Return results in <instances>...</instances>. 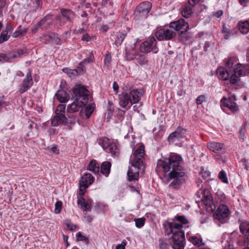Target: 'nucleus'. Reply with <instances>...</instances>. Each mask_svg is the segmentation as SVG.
I'll use <instances>...</instances> for the list:
<instances>
[{
	"mask_svg": "<svg viewBox=\"0 0 249 249\" xmlns=\"http://www.w3.org/2000/svg\"><path fill=\"white\" fill-rule=\"evenodd\" d=\"M181 157L175 153H171L169 158L158 161L157 166L162 167L165 173L170 171L169 178L173 179L169 187L175 190H180L186 184L188 176L184 171L183 167L180 165Z\"/></svg>",
	"mask_w": 249,
	"mask_h": 249,
	"instance_id": "nucleus-1",
	"label": "nucleus"
},
{
	"mask_svg": "<svg viewBox=\"0 0 249 249\" xmlns=\"http://www.w3.org/2000/svg\"><path fill=\"white\" fill-rule=\"evenodd\" d=\"M144 145L141 144L133 153L131 166L134 168V169L129 167L127 173L128 181H132L139 180V171L141 167L144 164Z\"/></svg>",
	"mask_w": 249,
	"mask_h": 249,
	"instance_id": "nucleus-2",
	"label": "nucleus"
},
{
	"mask_svg": "<svg viewBox=\"0 0 249 249\" xmlns=\"http://www.w3.org/2000/svg\"><path fill=\"white\" fill-rule=\"evenodd\" d=\"M140 93L138 89L132 90L129 93L124 91L119 95L120 105L125 108L130 103L131 105L137 103L140 100Z\"/></svg>",
	"mask_w": 249,
	"mask_h": 249,
	"instance_id": "nucleus-3",
	"label": "nucleus"
},
{
	"mask_svg": "<svg viewBox=\"0 0 249 249\" xmlns=\"http://www.w3.org/2000/svg\"><path fill=\"white\" fill-rule=\"evenodd\" d=\"M71 95V99L77 101H82L87 103L89 100V91L87 89L86 86L81 84L75 85L70 90Z\"/></svg>",
	"mask_w": 249,
	"mask_h": 249,
	"instance_id": "nucleus-4",
	"label": "nucleus"
},
{
	"mask_svg": "<svg viewBox=\"0 0 249 249\" xmlns=\"http://www.w3.org/2000/svg\"><path fill=\"white\" fill-rule=\"evenodd\" d=\"M152 7V4L149 1L141 3L137 7L134 12V18L140 20L146 18L149 13Z\"/></svg>",
	"mask_w": 249,
	"mask_h": 249,
	"instance_id": "nucleus-5",
	"label": "nucleus"
},
{
	"mask_svg": "<svg viewBox=\"0 0 249 249\" xmlns=\"http://www.w3.org/2000/svg\"><path fill=\"white\" fill-rule=\"evenodd\" d=\"M87 191V189L83 187H79V192L78 193V199L77 200V204L80 206V208L84 211H90L91 206L92 205V200L91 199H86L83 196L85 195Z\"/></svg>",
	"mask_w": 249,
	"mask_h": 249,
	"instance_id": "nucleus-6",
	"label": "nucleus"
},
{
	"mask_svg": "<svg viewBox=\"0 0 249 249\" xmlns=\"http://www.w3.org/2000/svg\"><path fill=\"white\" fill-rule=\"evenodd\" d=\"M173 249H184L185 246V233L183 231H177L172 236Z\"/></svg>",
	"mask_w": 249,
	"mask_h": 249,
	"instance_id": "nucleus-7",
	"label": "nucleus"
},
{
	"mask_svg": "<svg viewBox=\"0 0 249 249\" xmlns=\"http://www.w3.org/2000/svg\"><path fill=\"white\" fill-rule=\"evenodd\" d=\"M140 50L141 52L144 53H147L151 51L157 53L158 48L155 37L153 36H150L147 40L143 42L140 47Z\"/></svg>",
	"mask_w": 249,
	"mask_h": 249,
	"instance_id": "nucleus-8",
	"label": "nucleus"
},
{
	"mask_svg": "<svg viewBox=\"0 0 249 249\" xmlns=\"http://www.w3.org/2000/svg\"><path fill=\"white\" fill-rule=\"evenodd\" d=\"M236 98L235 95H232L228 98L223 97L220 100L221 106L227 107L233 113L238 110V106L235 102Z\"/></svg>",
	"mask_w": 249,
	"mask_h": 249,
	"instance_id": "nucleus-9",
	"label": "nucleus"
},
{
	"mask_svg": "<svg viewBox=\"0 0 249 249\" xmlns=\"http://www.w3.org/2000/svg\"><path fill=\"white\" fill-rule=\"evenodd\" d=\"M187 130L182 126L178 127L176 130L171 133L167 138V141L169 142H174L179 141L185 138Z\"/></svg>",
	"mask_w": 249,
	"mask_h": 249,
	"instance_id": "nucleus-10",
	"label": "nucleus"
},
{
	"mask_svg": "<svg viewBox=\"0 0 249 249\" xmlns=\"http://www.w3.org/2000/svg\"><path fill=\"white\" fill-rule=\"evenodd\" d=\"M155 36L160 41L171 40L176 36V33L170 30L160 28L155 33Z\"/></svg>",
	"mask_w": 249,
	"mask_h": 249,
	"instance_id": "nucleus-11",
	"label": "nucleus"
},
{
	"mask_svg": "<svg viewBox=\"0 0 249 249\" xmlns=\"http://www.w3.org/2000/svg\"><path fill=\"white\" fill-rule=\"evenodd\" d=\"M61 16L58 17L57 20L59 22L65 24L67 22H71L75 18V13L71 9H60Z\"/></svg>",
	"mask_w": 249,
	"mask_h": 249,
	"instance_id": "nucleus-12",
	"label": "nucleus"
},
{
	"mask_svg": "<svg viewBox=\"0 0 249 249\" xmlns=\"http://www.w3.org/2000/svg\"><path fill=\"white\" fill-rule=\"evenodd\" d=\"M202 202L208 211L213 212L216 209V205L213 201V196L209 191L204 190Z\"/></svg>",
	"mask_w": 249,
	"mask_h": 249,
	"instance_id": "nucleus-13",
	"label": "nucleus"
},
{
	"mask_svg": "<svg viewBox=\"0 0 249 249\" xmlns=\"http://www.w3.org/2000/svg\"><path fill=\"white\" fill-rule=\"evenodd\" d=\"M33 80L30 70H28L25 78L23 80L21 85L18 89L20 93H23L27 91L33 85Z\"/></svg>",
	"mask_w": 249,
	"mask_h": 249,
	"instance_id": "nucleus-14",
	"label": "nucleus"
},
{
	"mask_svg": "<svg viewBox=\"0 0 249 249\" xmlns=\"http://www.w3.org/2000/svg\"><path fill=\"white\" fill-rule=\"evenodd\" d=\"M169 27L174 28L176 31L180 32L182 30H188L189 29V26L188 22L183 18L179 19L176 21L171 22L169 24Z\"/></svg>",
	"mask_w": 249,
	"mask_h": 249,
	"instance_id": "nucleus-15",
	"label": "nucleus"
},
{
	"mask_svg": "<svg viewBox=\"0 0 249 249\" xmlns=\"http://www.w3.org/2000/svg\"><path fill=\"white\" fill-rule=\"evenodd\" d=\"M207 147L209 150L216 153H224L226 149L224 147V144L223 143L210 142L207 143Z\"/></svg>",
	"mask_w": 249,
	"mask_h": 249,
	"instance_id": "nucleus-16",
	"label": "nucleus"
},
{
	"mask_svg": "<svg viewBox=\"0 0 249 249\" xmlns=\"http://www.w3.org/2000/svg\"><path fill=\"white\" fill-rule=\"evenodd\" d=\"M94 181V178L90 173H85L82 176L79 182V185L80 187L87 189Z\"/></svg>",
	"mask_w": 249,
	"mask_h": 249,
	"instance_id": "nucleus-17",
	"label": "nucleus"
},
{
	"mask_svg": "<svg viewBox=\"0 0 249 249\" xmlns=\"http://www.w3.org/2000/svg\"><path fill=\"white\" fill-rule=\"evenodd\" d=\"M230 214L228 207L225 204H220L215 213L216 218L218 219H224Z\"/></svg>",
	"mask_w": 249,
	"mask_h": 249,
	"instance_id": "nucleus-18",
	"label": "nucleus"
},
{
	"mask_svg": "<svg viewBox=\"0 0 249 249\" xmlns=\"http://www.w3.org/2000/svg\"><path fill=\"white\" fill-rule=\"evenodd\" d=\"M67 90V89H65L64 87L60 85L59 89L56 93V98L60 103H65L69 101L70 96Z\"/></svg>",
	"mask_w": 249,
	"mask_h": 249,
	"instance_id": "nucleus-19",
	"label": "nucleus"
},
{
	"mask_svg": "<svg viewBox=\"0 0 249 249\" xmlns=\"http://www.w3.org/2000/svg\"><path fill=\"white\" fill-rule=\"evenodd\" d=\"M52 17V15H47L44 17L41 20L37 22L33 26L31 29L32 32L36 33L37 32L39 29H41L42 30L47 29V27H45L43 25L48 20L51 19Z\"/></svg>",
	"mask_w": 249,
	"mask_h": 249,
	"instance_id": "nucleus-20",
	"label": "nucleus"
},
{
	"mask_svg": "<svg viewBox=\"0 0 249 249\" xmlns=\"http://www.w3.org/2000/svg\"><path fill=\"white\" fill-rule=\"evenodd\" d=\"M66 120H67V117L65 114L56 113L55 115L53 117L51 120L52 125L53 126H57L59 124L66 125Z\"/></svg>",
	"mask_w": 249,
	"mask_h": 249,
	"instance_id": "nucleus-21",
	"label": "nucleus"
},
{
	"mask_svg": "<svg viewBox=\"0 0 249 249\" xmlns=\"http://www.w3.org/2000/svg\"><path fill=\"white\" fill-rule=\"evenodd\" d=\"M127 33L125 30H124L122 32H118L116 33V34L115 35L112 36V40H114V44L117 46H120L125 37L126 36Z\"/></svg>",
	"mask_w": 249,
	"mask_h": 249,
	"instance_id": "nucleus-22",
	"label": "nucleus"
},
{
	"mask_svg": "<svg viewBox=\"0 0 249 249\" xmlns=\"http://www.w3.org/2000/svg\"><path fill=\"white\" fill-rule=\"evenodd\" d=\"M87 103L82 101L75 100L71 104L68 105L67 109V113H73L79 110V108L85 106Z\"/></svg>",
	"mask_w": 249,
	"mask_h": 249,
	"instance_id": "nucleus-23",
	"label": "nucleus"
},
{
	"mask_svg": "<svg viewBox=\"0 0 249 249\" xmlns=\"http://www.w3.org/2000/svg\"><path fill=\"white\" fill-rule=\"evenodd\" d=\"M193 33L188 32V30H182L179 32L178 37L179 41L185 44L187 42L190 41L193 38Z\"/></svg>",
	"mask_w": 249,
	"mask_h": 249,
	"instance_id": "nucleus-24",
	"label": "nucleus"
},
{
	"mask_svg": "<svg viewBox=\"0 0 249 249\" xmlns=\"http://www.w3.org/2000/svg\"><path fill=\"white\" fill-rule=\"evenodd\" d=\"M194 7L188 3H186L184 5H182L181 7V14L182 16L186 18H190L194 13L192 9Z\"/></svg>",
	"mask_w": 249,
	"mask_h": 249,
	"instance_id": "nucleus-25",
	"label": "nucleus"
},
{
	"mask_svg": "<svg viewBox=\"0 0 249 249\" xmlns=\"http://www.w3.org/2000/svg\"><path fill=\"white\" fill-rule=\"evenodd\" d=\"M216 74L219 79L224 81L229 79L230 76L228 70L223 67H219L217 68Z\"/></svg>",
	"mask_w": 249,
	"mask_h": 249,
	"instance_id": "nucleus-26",
	"label": "nucleus"
},
{
	"mask_svg": "<svg viewBox=\"0 0 249 249\" xmlns=\"http://www.w3.org/2000/svg\"><path fill=\"white\" fill-rule=\"evenodd\" d=\"M10 57L12 59L22 57L23 56L25 55L28 53L27 49L26 47L18 49L16 50H13L10 52Z\"/></svg>",
	"mask_w": 249,
	"mask_h": 249,
	"instance_id": "nucleus-27",
	"label": "nucleus"
},
{
	"mask_svg": "<svg viewBox=\"0 0 249 249\" xmlns=\"http://www.w3.org/2000/svg\"><path fill=\"white\" fill-rule=\"evenodd\" d=\"M235 66V68H238V75L239 76L249 75V63L248 64L238 63Z\"/></svg>",
	"mask_w": 249,
	"mask_h": 249,
	"instance_id": "nucleus-28",
	"label": "nucleus"
},
{
	"mask_svg": "<svg viewBox=\"0 0 249 249\" xmlns=\"http://www.w3.org/2000/svg\"><path fill=\"white\" fill-rule=\"evenodd\" d=\"M95 107V105L94 103L89 105L85 108L84 110L83 109L81 110L79 113L80 117H82L85 113L86 118L89 119L93 112Z\"/></svg>",
	"mask_w": 249,
	"mask_h": 249,
	"instance_id": "nucleus-29",
	"label": "nucleus"
},
{
	"mask_svg": "<svg viewBox=\"0 0 249 249\" xmlns=\"http://www.w3.org/2000/svg\"><path fill=\"white\" fill-rule=\"evenodd\" d=\"M111 163L108 161L103 162L100 166V172L106 177H108L110 172Z\"/></svg>",
	"mask_w": 249,
	"mask_h": 249,
	"instance_id": "nucleus-30",
	"label": "nucleus"
},
{
	"mask_svg": "<svg viewBox=\"0 0 249 249\" xmlns=\"http://www.w3.org/2000/svg\"><path fill=\"white\" fill-rule=\"evenodd\" d=\"M239 31L243 34L249 32V18L244 21H240L238 23Z\"/></svg>",
	"mask_w": 249,
	"mask_h": 249,
	"instance_id": "nucleus-31",
	"label": "nucleus"
},
{
	"mask_svg": "<svg viewBox=\"0 0 249 249\" xmlns=\"http://www.w3.org/2000/svg\"><path fill=\"white\" fill-rule=\"evenodd\" d=\"M87 170L94 174H98L100 171L99 164L96 160H92L87 166Z\"/></svg>",
	"mask_w": 249,
	"mask_h": 249,
	"instance_id": "nucleus-32",
	"label": "nucleus"
},
{
	"mask_svg": "<svg viewBox=\"0 0 249 249\" xmlns=\"http://www.w3.org/2000/svg\"><path fill=\"white\" fill-rule=\"evenodd\" d=\"M234 73L230 76V82L231 84L235 86H240V79L239 78L241 76L238 75V68H234L233 69Z\"/></svg>",
	"mask_w": 249,
	"mask_h": 249,
	"instance_id": "nucleus-33",
	"label": "nucleus"
},
{
	"mask_svg": "<svg viewBox=\"0 0 249 249\" xmlns=\"http://www.w3.org/2000/svg\"><path fill=\"white\" fill-rule=\"evenodd\" d=\"M239 229L241 232L245 236L249 235V222L244 221L240 224Z\"/></svg>",
	"mask_w": 249,
	"mask_h": 249,
	"instance_id": "nucleus-34",
	"label": "nucleus"
},
{
	"mask_svg": "<svg viewBox=\"0 0 249 249\" xmlns=\"http://www.w3.org/2000/svg\"><path fill=\"white\" fill-rule=\"evenodd\" d=\"M138 64L142 66L144 65H147L148 63V60L147 57L143 54L139 53L135 56V59Z\"/></svg>",
	"mask_w": 249,
	"mask_h": 249,
	"instance_id": "nucleus-35",
	"label": "nucleus"
},
{
	"mask_svg": "<svg viewBox=\"0 0 249 249\" xmlns=\"http://www.w3.org/2000/svg\"><path fill=\"white\" fill-rule=\"evenodd\" d=\"M107 148H108L109 152L112 156L116 157L119 156V149L115 143H109L108 146H107Z\"/></svg>",
	"mask_w": 249,
	"mask_h": 249,
	"instance_id": "nucleus-36",
	"label": "nucleus"
},
{
	"mask_svg": "<svg viewBox=\"0 0 249 249\" xmlns=\"http://www.w3.org/2000/svg\"><path fill=\"white\" fill-rule=\"evenodd\" d=\"M67 120H66V125L69 126L73 125L75 123L76 117L73 113H67Z\"/></svg>",
	"mask_w": 249,
	"mask_h": 249,
	"instance_id": "nucleus-37",
	"label": "nucleus"
},
{
	"mask_svg": "<svg viewBox=\"0 0 249 249\" xmlns=\"http://www.w3.org/2000/svg\"><path fill=\"white\" fill-rule=\"evenodd\" d=\"M62 71L69 75L70 77L71 76H77L79 75V71L77 69H71L68 68H64Z\"/></svg>",
	"mask_w": 249,
	"mask_h": 249,
	"instance_id": "nucleus-38",
	"label": "nucleus"
},
{
	"mask_svg": "<svg viewBox=\"0 0 249 249\" xmlns=\"http://www.w3.org/2000/svg\"><path fill=\"white\" fill-rule=\"evenodd\" d=\"M109 140L107 138L104 137L98 140V143L105 150L106 149H107V146H108V144H109Z\"/></svg>",
	"mask_w": 249,
	"mask_h": 249,
	"instance_id": "nucleus-39",
	"label": "nucleus"
},
{
	"mask_svg": "<svg viewBox=\"0 0 249 249\" xmlns=\"http://www.w3.org/2000/svg\"><path fill=\"white\" fill-rule=\"evenodd\" d=\"M189 241L196 246L200 247L201 246L200 243H202V245H204V243H202V239H199L196 236H190L189 237Z\"/></svg>",
	"mask_w": 249,
	"mask_h": 249,
	"instance_id": "nucleus-40",
	"label": "nucleus"
},
{
	"mask_svg": "<svg viewBox=\"0 0 249 249\" xmlns=\"http://www.w3.org/2000/svg\"><path fill=\"white\" fill-rule=\"evenodd\" d=\"M173 220L178 221L182 225L189 223V220L184 215H179L177 214L175 216L174 219H173Z\"/></svg>",
	"mask_w": 249,
	"mask_h": 249,
	"instance_id": "nucleus-41",
	"label": "nucleus"
},
{
	"mask_svg": "<svg viewBox=\"0 0 249 249\" xmlns=\"http://www.w3.org/2000/svg\"><path fill=\"white\" fill-rule=\"evenodd\" d=\"M167 222V221H165L163 224V228L164 230L165 235H169L171 233L173 234V233H175L176 231L173 230V228L172 226L170 227L169 226H168Z\"/></svg>",
	"mask_w": 249,
	"mask_h": 249,
	"instance_id": "nucleus-42",
	"label": "nucleus"
},
{
	"mask_svg": "<svg viewBox=\"0 0 249 249\" xmlns=\"http://www.w3.org/2000/svg\"><path fill=\"white\" fill-rule=\"evenodd\" d=\"M76 241H84L87 245H88L89 243V238L82 235L80 231L76 234Z\"/></svg>",
	"mask_w": 249,
	"mask_h": 249,
	"instance_id": "nucleus-43",
	"label": "nucleus"
},
{
	"mask_svg": "<svg viewBox=\"0 0 249 249\" xmlns=\"http://www.w3.org/2000/svg\"><path fill=\"white\" fill-rule=\"evenodd\" d=\"M10 52L7 54L0 53V62H10L11 59H12V58L10 57Z\"/></svg>",
	"mask_w": 249,
	"mask_h": 249,
	"instance_id": "nucleus-44",
	"label": "nucleus"
},
{
	"mask_svg": "<svg viewBox=\"0 0 249 249\" xmlns=\"http://www.w3.org/2000/svg\"><path fill=\"white\" fill-rule=\"evenodd\" d=\"M138 53H131L130 51L128 50L127 49H126L125 56L127 61H132L135 60V56Z\"/></svg>",
	"mask_w": 249,
	"mask_h": 249,
	"instance_id": "nucleus-45",
	"label": "nucleus"
},
{
	"mask_svg": "<svg viewBox=\"0 0 249 249\" xmlns=\"http://www.w3.org/2000/svg\"><path fill=\"white\" fill-rule=\"evenodd\" d=\"M10 37V35H8L7 31H2L0 36V44L7 41Z\"/></svg>",
	"mask_w": 249,
	"mask_h": 249,
	"instance_id": "nucleus-46",
	"label": "nucleus"
},
{
	"mask_svg": "<svg viewBox=\"0 0 249 249\" xmlns=\"http://www.w3.org/2000/svg\"><path fill=\"white\" fill-rule=\"evenodd\" d=\"M134 221L135 222V225L137 228H141L144 225L145 218L142 217L139 218H135Z\"/></svg>",
	"mask_w": 249,
	"mask_h": 249,
	"instance_id": "nucleus-47",
	"label": "nucleus"
},
{
	"mask_svg": "<svg viewBox=\"0 0 249 249\" xmlns=\"http://www.w3.org/2000/svg\"><path fill=\"white\" fill-rule=\"evenodd\" d=\"M52 40L55 44L57 45H60L61 44V40L59 37H58V34L52 32Z\"/></svg>",
	"mask_w": 249,
	"mask_h": 249,
	"instance_id": "nucleus-48",
	"label": "nucleus"
},
{
	"mask_svg": "<svg viewBox=\"0 0 249 249\" xmlns=\"http://www.w3.org/2000/svg\"><path fill=\"white\" fill-rule=\"evenodd\" d=\"M167 224L168 226H169L170 227L171 226L172 227L173 231H174L175 229L178 230V231H181V229L183 228V225L181 223L167 222Z\"/></svg>",
	"mask_w": 249,
	"mask_h": 249,
	"instance_id": "nucleus-49",
	"label": "nucleus"
},
{
	"mask_svg": "<svg viewBox=\"0 0 249 249\" xmlns=\"http://www.w3.org/2000/svg\"><path fill=\"white\" fill-rule=\"evenodd\" d=\"M218 178L223 182L225 183H228V180L227 177L226 173L224 170H222L219 172Z\"/></svg>",
	"mask_w": 249,
	"mask_h": 249,
	"instance_id": "nucleus-50",
	"label": "nucleus"
},
{
	"mask_svg": "<svg viewBox=\"0 0 249 249\" xmlns=\"http://www.w3.org/2000/svg\"><path fill=\"white\" fill-rule=\"evenodd\" d=\"M41 41L47 44L52 40V32L49 35L45 34L40 37Z\"/></svg>",
	"mask_w": 249,
	"mask_h": 249,
	"instance_id": "nucleus-51",
	"label": "nucleus"
},
{
	"mask_svg": "<svg viewBox=\"0 0 249 249\" xmlns=\"http://www.w3.org/2000/svg\"><path fill=\"white\" fill-rule=\"evenodd\" d=\"M8 6L7 0H0V16H3V11Z\"/></svg>",
	"mask_w": 249,
	"mask_h": 249,
	"instance_id": "nucleus-52",
	"label": "nucleus"
},
{
	"mask_svg": "<svg viewBox=\"0 0 249 249\" xmlns=\"http://www.w3.org/2000/svg\"><path fill=\"white\" fill-rule=\"evenodd\" d=\"M66 105L64 104H60L57 107L55 110V113H62L65 114V113Z\"/></svg>",
	"mask_w": 249,
	"mask_h": 249,
	"instance_id": "nucleus-53",
	"label": "nucleus"
},
{
	"mask_svg": "<svg viewBox=\"0 0 249 249\" xmlns=\"http://www.w3.org/2000/svg\"><path fill=\"white\" fill-rule=\"evenodd\" d=\"M27 32L26 30L25 29H20L16 31L13 34V37H18L19 36H24V34Z\"/></svg>",
	"mask_w": 249,
	"mask_h": 249,
	"instance_id": "nucleus-54",
	"label": "nucleus"
},
{
	"mask_svg": "<svg viewBox=\"0 0 249 249\" xmlns=\"http://www.w3.org/2000/svg\"><path fill=\"white\" fill-rule=\"evenodd\" d=\"M79 71V74L80 73L83 74L86 72V68L84 65L83 62H80L77 69Z\"/></svg>",
	"mask_w": 249,
	"mask_h": 249,
	"instance_id": "nucleus-55",
	"label": "nucleus"
},
{
	"mask_svg": "<svg viewBox=\"0 0 249 249\" xmlns=\"http://www.w3.org/2000/svg\"><path fill=\"white\" fill-rule=\"evenodd\" d=\"M62 207V202L60 201H57L55 204L54 212L56 213H60L61 211Z\"/></svg>",
	"mask_w": 249,
	"mask_h": 249,
	"instance_id": "nucleus-56",
	"label": "nucleus"
},
{
	"mask_svg": "<svg viewBox=\"0 0 249 249\" xmlns=\"http://www.w3.org/2000/svg\"><path fill=\"white\" fill-rule=\"evenodd\" d=\"M234 64V60L230 58H229L228 61L226 62L225 64V67L226 68V69L228 70H230L232 68L233 65Z\"/></svg>",
	"mask_w": 249,
	"mask_h": 249,
	"instance_id": "nucleus-57",
	"label": "nucleus"
},
{
	"mask_svg": "<svg viewBox=\"0 0 249 249\" xmlns=\"http://www.w3.org/2000/svg\"><path fill=\"white\" fill-rule=\"evenodd\" d=\"M111 61V53H107L105 55V59H104V64L105 65H106L108 66Z\"/></svg>",
	"mask_w": 249,
	"mask_h": 249,
	"instance_id": "nucleus-58",
	"label": "nucleus"
},
{
	"mask_svg": "<svg viewBox=\"0 0 249 249\" xmlns=\"http://www.w3.org/2000/svg\"><path fill=\"white\" fill-rule=\"evenodd\" d=\"M28 123L29 124L28 125V128L30 130H31L33 128H36V130L38 129V125L36 123H35L34 121H32L31 120H29L28 121Z\"/></svg>",
	"mask_w": 249,
	"mask_h": 249,
	"instance_id": "nucleus-59",
	"label": "nucleus"
},
{
	"mask_svg": "<svg viewBox=\"0 0 249 249\" xmlns=\"http://www.w3.org/2000/svg\"><path fill=\"white\" fill-rule=\"evenodd\" d=\"M206 101V97L204 95H199L196 99V104L197 105H201L202 103Z\"/></svg>",
	"mask_w": 249,
	"mask_h": 249,
	"instance_id": "nucleus-60",
	"label": "nucleus"
},
{
	"mask_svg": "<svg viewBox=\"0 0 249 249\" xmlns=\"http://www.w3.org/2000/svg\"><path fill=\"white\" fill-rule=\"evenodd\" d=\"M202 177L205 180H209L210 177L211 173L209 171H202L201 172Z\"/></svg>",
	"mask_w": 249,
	"mask_h": 249,
	"instance_id": "nucleus-61",
	"label": "nucleus"
},
{
	"mask_svg": "<svg viewBox=\"0 0 249 249\" xmlns=\"http://www.w3.org/2000/svg\"><path fill=\"white\" fill-rule=\"evenodd\" d=\"M81 40L83 41L88 42L91 40V37L88 33H85L82 37Z\"/></svg>",
	"mask_w": 249,
	"mask_h": 249,
	"instance_id": "nucleus-62",
	"label": "nucleus"
},
{
	"mask_svg": "<svg viewBox=\"0 0 249 249\" xmlns=\"http://www.w3.org/2000/svg\"><path fill=\"white\" fill-rule=\"evenodd\" d=\"M159 247L160 249H168L169 245L166 242L162 241L160 242Z\"/></svg>",
	"mask_w": 249,
	"mask_h": 249,
	"instance_id": "nucleus-63",
	"label": "nucleus"
},
{
	"mask_svg": "<svg viewBox=\"0 0 249 249\" xmlns=\"http://www.w3.org/2000/svg\"><path fill=\"white\" fill-rule=\"evenodd\" d=\"M92 57H94L93 55V53L92 52L90 53V56L85 59H84L82 61H81L82 62H83V63H86V64H87V63H90V62H92L93 60H92Z\"/></svg>",
	"mask_w": 249,
	"mask_h": 249,
	"instance_id": "nucleus-64",
	"label": "nucleus"
}]
</instances>
